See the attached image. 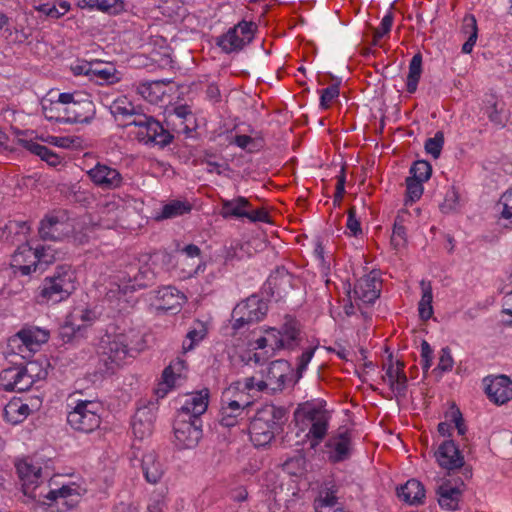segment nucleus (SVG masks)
I'll return each mask as SVG.
<instances>
[{
  "label": "nucleus",
  "mask_w": 512,
  "mask_h": 512,
  "mask_svg": "<svg viewBox=\"0 0 512 512\" xmlns=\"http://www.w3.org/2000/svg\"><path fill=\"white\" fill-rule=\"evenodd\" d=\"M25 148L34 155H37L41 158V160L47 162L50 166H57L61 163V158L59 155L54 153L48 147L41 145L34 141H26Z\"/></svg>",
  "instance_id": "nucleus-42"
},
{
  "label": "nucleus",
  "mask_w": 512,
  "mask_h": 512,
  "mask_svg": "<svg viewBox=\"0 0 512 512\" xmlns=\"http://www.w3.org/2000/svg\"><path fill=\"white\" fill-rule=\"evenodd\" d=\"M259 412L261 414H267L265 417H267V420H269L278 431L282 430L283 425L288 420L287 410L284 407L271 405Z\"/></svg>",
  "instance_id": "nucleus-45"
},
{
  "label": "nucleus",
  "mask_w": 512,
  "mask_h": 512,
  "mask_svg": "<svg viewBox=\"0 0 512 512\" xmlns=\"http://www.w3.org/2000/svg\"><path fill=\"white\" fill-rule=\"evenodd\" d=\"M339 85L332 84L325 89L321 90L320 107L328 109L331 107L332 102L339 96Z\"/></svg>",
  "instance_id": "nucleus-59"
},
{
  "label": "nucleus",
  "mask_w": 512,
  "mask_h": 512,
  "mask_svg": "<svg viewBox=\"0 0 512 512\" xmlns=\"http://www.w3.org/2000/svg\"><path fill=\"white\" fill-rule=\"evenodd\" d=\"M433 349L430 344L423 340L421 342V366L424 373H427L432 365Z\"/></svg>",
  "instance_id": "nucleus-64"
},
{
  "label": "nucleus",
  "mask_w": 512,
  "mask_h": 512,
  "mask_svg": "<svg viewBox=\"0 0 512 512\" xmlns=\"http://www.w3.org/2000/svg\"><path fill=\"white\" fill-rule=\"evenodd\" d=\"M266 337L268 340V345L272 351H280L285 350L283 339L281 338V334L279 329L276 328H268L266 331Z\"/></svg>",
  "instance_id": "nucleus-62"
},
{
  "label": "nucleus",
  "mask_w": 512,
  "mask_h": 512,
  "mask_svg": "<svg viewBox=\"0 0 512 512\" xmlns=\"http://www.w3.org/2000/svg\"><path fill=\"white\" fill-rule=\"evenodd\" d=\"M325 452L331 463L348 460L352 454V437L349 431L332 435L325 443Z\"/></svg>",
  "instance_id": "nucleus-14"
},
{
  "label": "nucleus",
  "mask_w": 512,
  "mask_h": 512,
  "mask_svg": "<svg viewBox=\"0 0 512 512\" xmlns=\"http://www.w3.org/2000/svg\"><path fill=\"white\" fill-rule=\"evenodd\" d=\"M109 109L118 125L122 127L135 125L138 121V116L142 115L126 97H119L114 100Z\"/></svg>",
  "instance_id": "nucleus-25"
},
{
  "label": "nucleus",
  "mask_w": 512,
  "mask_h": 512,
  "mask_svg": "<svg viewBox=\"0 0 512 512\" xmlns=\"http://www.w3.org/2000/svg\"><path fill=\"white\" fill-rule=\"evenodd\" d=\"M35 253L37 254V260L39 264L38 271L41 273L45 270L46 266L53 263L56 259H58L59 253L52 245H45L41 248H33Z\"/></svg>",
  "instance_id": "nucleus-46"
},
{
  "label": "nucleus",
  "mask_w": 512,
  "mask_h": 512,
  "mask_svg": "<svg viewBox=\"0 0 512 512\" xmlns=\"http://www.w3.org/2000/svg\"><path fill=\"white\" fill-rule=\"evenodd\" d=\"M446 418L448 419L449 422L454 424V427L457 429L458 435L466 439L465 435L467 432V427L465 425V421L461 411L455 406H453L450 409V411L446 414Z\"/></svg>",
  "instance_id": "nucleus-57"
},
{
  "label": "nucleus",
  "mask_w": 512,
  "mask_h": 512,
  "mask_svg": "<svg viewBox=\"0 0 512 512\" xmlns=\"http://www.w3.org/2000/svg\"><path fill=\"white\" fill-rule=\"evenodd\" d=\"M157 310L175 313L181 309L186 297L174 286H163L152 292Z\"/></svg>",
  "instance_id": "nucleus-15"
},
{
  "label": "nucleus",
  "mask_w": 512,
  "mask_h": 512,
  "mask_svg": "<svg viewBox=\"0 0 512 512\" xmlns=\"http://www.w3.org/2000/svg\"><path fill=\"white\" fill-rule=\"evenodd\" d=\"M65 104L60 102V95L56 101L43 103L42 112L45 118L49 121H56L66 123V115L64 114Z\"/></svg>",
  "instance_id": "nucleus-44"
},
{
  "label": "nucleus",
  "mask_w": 512,
  "mask_h": 512,
  "mask_svg": "<svg viewBox=\"0 0 512 512\" xmlns=\"http://www.w3.org/2000/svg\"><path fill=\"white\" fill-rule=\"evenodd\" d=\"M347 229L350 231V235L357 237L362 234L360 220L356 217V208L350 207L347 212Z\"/></svg>",
  "instance_id": "nucleus-61"
},
{
  "label": "nucleus",
  "mask_w": 512,
  "mask_h": 512,
  "mask_svg": "<svg viewBox=\"0 0 512 512\" xmlns=\"http://www.w3.org/2000/svg\"><path fill=\"white\" fill-rule=\"evenodd\" d=\"M403 223V216L401 214H398L394 227L393 232L391 236V244L395 248H399L405 245L406 243V228L404 227Z\"/></svg>",
  "instance_id": "nucleus-51"
},
{
  "label": "nucleus",
  "mask_w": 512,
  "mask_h": 512,
  "mask_svg": "<svg viewBox=\"0 0 512 512\" xmlns=\"http://www.w3.org/2000/svg\"><path fill=\"white\" fill-rule=\"evenodd\" d=\"M16 470L22 481L24 494L29 493V489H35L41 479V467L35 465L30 458H25L16 463Z\"/></svg>",
  "instance_id": "nucleus-27"
},
{
  "label": "nucleus",
  "mask_w": 512,
  "mask_h": 512,
  "mask_svg": "<svg viewBox=\"0 0 512 512\" xmlns=\"http://www.w3.org/2000/svg\"><path fill=\"white\" fill-rule=\"evenodd\" d=\"M422 74V55L416 53L409 64V72L407 75L406 90L413 94L416 92L418 83Z\"/></svg>",
  "instance_id": "nucleus-40"
},
{
  "label": "nucleus",
  "mask_w": 512,
  "mask_h": 512,
  "mask_svg": "<svg viewBox=\"0 0 512 512\" xmlns=\"http://www.w3.org/2000/svg\"><path fill=\"white\" fill-rule=\"evenodd\" d=\"M30 413L29 405L20 398H13L4 407V417L12 424L23 422Z\"/></svg>",
  "instance_id": "nucleus-35"
},
{
  "label": "nucleus",
  "mask_w": 512,
  "mask_h": 512,
  "mask_svg": "<svg viewBox=\"0 0 512 512\" xmlns=\"http://www.w3.org/2000/svg\"><path fill=\"white\" fill-rule=\"evenodd\" d=\"M268 312V304L257 295L238 303L232 311V329L239 330L245 325L262 321Z\"/></svg>",
  "instance_id": "nucleus-5"
},
{
  "label": "nucleus",
  "mask_w": 512,
  "mask_h": 512,
  "mask_svg": "<svg viewBox=\"0 0 512 512\" xmlns=\"http://www.w3.org/2000/svg\"><path fill=\"white\" fill-rule=\"evenodd\" d=\"M60 102L65 104L66 123H90L96 115L94 102L88 96L61 93Z\"/></svg>",
  "instance_id": "nucleus-6"
},
{
  "label": "nucleus",
  "mask_w": 512,
  "mask_h": 512,
  "mask_svg": "<svg viewBox=\"0 0 512 512\" xmlns=\"http://www.w3.org/2000/svg\"><path fill=\"white\" fill-rule=\"evenodd\" d=\"M39 303H59L76 290V273L71 265L61 264L47 275L38 288Z\"/></svg>",
  "instance_id": "nucleus-4"
},
{
  "label": "nucleus",
  "mask_w": 512,
  "mask_h": 512,
  "mask_svg": "<svg viewBox=\"0 0 512 512\" xmlns=\"http://www.w3.org/2000/svg\"><path fill=\"white\" fill-rule=\"evenodd\" d=\"M29 230V226L26 222L19 221H9L2 231V238L7 242H14V238L10 236L14 234L15 236H24Z\"/></svg>",
  "instance_id": "nucleus-49"
},
{
  "label": "nucleus",
  "mask_w": 512,
  "mask_h": 512,
  "mask_svg": "<svg viewBox=\"0 0 512 512\" xmlns=\"http://www.w3.org/2000/svg\"><path fill=\"white\" fill-rule=\"evenodd\" d=\"M221 215L223 218H247L253 223L270 221L269 214L264 208L252 209L250 201L243 196L222 200Z\"/></svg>",
  "instance_id": "nucleus-9"
},
{
  "label": "nucleus",
  "mask_w": 512,
  "mask_h": 512,
  "mask_svg": "<svg viewBox=\"0 0 512 512\" xmlns=\"http://www.w3.org/2000/svg\"><path fill=\"white\" fill-rule=\"evenodd\" d=\"M87 175L90 181L102 190H115L123 183V177L117 169L100 162L88 170Z\"/></svg>",
  "instance_id": "nucleus-13"
},
{
  "label": "nucleus",
  "mask_w": 512,
  "mask_h": 512,
  "mask_svg": "<svg viewBox=\"0 0 512 512\" xmlns=\"http://www.w3.org/2000/svg\"><path fill=\"white\" fill-rule=\"evenodd\" d=\"M173 429L176 444L182 449L196 447L202 438V421L198 417L191 419L186 414H178Z\"/></svg>",
  "instance_id": "nucleus-10"
},
{
  "label": "nucleus",
  "mask_w": 512,
  "mask_h": 512,
  "mask_svg": "<svg viewBox=\"0 0 512 512\" xmlns=\"http://www.w3.org/2000/svg\"><path fill=\"white\" fill-rule=\"evenodd\" d=\"M134 126L138 127L137 139L145 144L165 147L174 139V136L159 121L143 113L138 116Z\"/></svg>",
  "instance_id": "nucleus-8"
},
{
  "label": "nucleus",
  "mask_w": 512,
  "mask_h": 512,
  "mask_svg": "<svg viewBox=\"0 0 512 512\" xmlns=\"http://www.w3.org/2000/svg\"><path fill=\"white\" fill-rule=\"evenodd\" d=\"M216 155L212 152L206 151L201 159V163L206 165L208 173H216L221 175L223 171L229 170V165L225 161H216Z\"/></svg>",
  "instance_id": "nucleus-50"
},
{
  "label": "nucleus",
  "mask_w": 512,
  "mask_h": 512,
  "mask_svg": "<svg viewBox=\"0 0 512 512\" xmlns=\"http://www.w3.org/2000/svg\"><path fill=\"white\" fill-rule=\"evenodd\" d=\"M90 80L98 85H113L121 80V73L111 64L92 63Z\"/></svg>",
  "instance_id": "nucleus-32"
},
{
  "label": "nucleus",
  "mask_w": 512,
  "mask_h": 512,
  "mask_svg": "<svg viewBox=\"0 0 512 512\" xmlns=\"http://www.w3.org/2000/svg\"><path fill=\"white\" fill-rule=\"evenodd\" d=\"M257 29L253 22L241 21L216 38V45L227 54L241 51L252 42Z\"/></svg>",
  "instance_id": "nucleus-7"
},
{
  "label": "nucleus",
  "mask_w": 512,
  "mask_h": 512,
  "mask_svg": "<svg viewBox=\"0 0 512 512\" xmlns=\"http://www.w3.org/2000/svg\"><path fill=\"white\" fill-rule=\"evenodd\" d=\"M464 483H452L451 480L443 481L436 489L438 503L441 508L455 511L459 508V502L462 498Z\"/></svg>",
  "instance_id": "nucleus-23"
},
{
  "label": "nucleus",
  "mask_w": 512,
  "mask_h": 512,
  "mask_svg": "<svg viewBox=\"0 0 512 512\" xmlns=\"http://www.w3.org/2000/svg\"><path fill=\"white\" fill-rule=\"evenodd\" d=\"M192 205L188 201L171 200L162 207L157 219H172L190 213Z\"/></svg>",
  "instance_id": "nucleus-39"
},
{
  "label": "nucleus",
  "mask_w": 512,
  "mask_h": 512,
  "mask_svg": "<svg viewBox=\"0 0 512 512\" xmlns=\"http://www.w3.org/2000/svg\"><path fill=\"white\" fill-rule=\"evenodd\" d=\"M281 338L283 339L285 350H294L301 345L302 330L301 324L295 318L285 317V321L279 329Z\"/></svg>",
  "instance_id": "nucleus-28"
},
{
  "label": "nucleus",
  "mask_w": 512,
  "mask_h": 512,
  "mask_svg": "<svg viewBox=\"0 0 512 512\" xmlns=\"http://www.w3.org/2000/svg\"><path fill=\"white\" fill-rule=\"evenodd\" d=\"M156 282V273L148 264H130L112 277L106 292L110 301L120 299L128 293L144 289Z\"/></svg>",
  "instance_id": "nucleus-2"
},
{
  "label": "nucleus",
  "mask_w": 512,
  "mask_h": 512,
  "mask_svg": "<svg viewBox=\"0 0 512 512\" xmlns=\"http://www.w3.org/2000/svg\"><path fill=\"white\" fill-rule=\"evenodd\" d=\"M25 148L34 155H37L41 158V160L47 162L50 166H57L61 163V158L59 155L54 153L48 147L41 145L34 141H26Z\"/></svg>",
  "instance_id": "nucleus-41"
},
{
  "label": "nucleus",
  "mask_w": 512,
  "mask_h": 512,
  "mask_svg": "<svg viewBox=\"0 0 512 512\" xmlns=\"http://www.w3.org/2000/svg\"><path fill=\"white\" fill-rule=\"evenodd\" d=\"M185 361L176 359L162 373V381L158 384L156 394L163 398L168 391L176 385L177 379L181 377V373L185 370Z\"/></svg>",
  "instance_id": "nucleus-29"
},
{
  "label": "nucleus",
  "mask_w": 512,
  "mask_h": 512,
  "mask_svg": "<svg viewBox=\"0 0 512 512\" xmlns=\"http://www.w3.org/2000/svg\"><path fill=\"white\" fill-rule=\"evenodd\" d=\"M67 423L76 432L91 433L100 427L102 409L98 401L82 398L75 392L67 398Z\"/></svg>",
  "instance_id": "nucleus-3"
},
{
  "label": "nucleus",
  "mask_w": 512,
  "mask_h": 512,
  "mask_svg": "<svg viewBox=\"0 0 512 512\" xmlns=\"http://www.w3.org/2000/svg\"><path fill=\"white\" fill-rule=\"evenodd\" d=\"M444 145V134L442 131H437L432 138H428L425 142V150L428 154L432 155L434 159L439 158Z\"/></svg>",
  "instance_id": "nucleus-53"
},
{
  "label": "nucleus",
  "mask_w": 512,
  "mask_h": 512,
  "mask_svg": "<svg viewBox=\"0 0 512 512\" xmlns=\"http://www.w3.org/2000/svg\"><path fill=\"white\" fill-rule=\"evenodd\" d=\"M266 415L258 411L249 425L250 439L257 447L269 444L275 434L280 432L267 420Z\"/></svg>",
  "instance_id": "nucleus-16"
},
{
  "label": "nucleus",
  "mask_w": 512,
  "mask_h": 512,
  "mask_svg": "<svg viewBox=\"0 0 512 512\" xmlns=\"http://www.w3.org/2000/svg\"><path fill=\"white\" fill-rule=\"evenodd\" d=\"M454 365V360L451 355V350L449 347H443L439 354V361L437 365V369L441 372L451 371Z\"/></svg>",
  "instance_id": "nucleus-63"
},
{
  "label": "nucleus",
  "mask_w": 512,
  "mask_h": 512,
  "mask_svg": "<svg viewBox=\"0 0 512 512\" xmlns=\"http://www.w3.org/2000/svg\"><path fill=\"white\" fill-rule=\"evenodd\" d=\"M485 392L488 398L495 404L502 405L512 399V381L505 375L494 378H486Z\"/></svg>",
  "instance_id": "nucleus-20"
},
{
  "label": "nucleus",
  "mask_w": 512,
  "mask_h": 512,
  "mask_svg": "<svg viewBox=\"0 0 512 512\" xmlns=\"http://www.w3.org/2000/svg\"><path fill=\"white\" fill-rule=\"evenodd\" d=\"M461 33L467 37L462 45V52L469 54L472 52L478 37L477 21L474 15L468 14L463 18Z\"/></svg>",
  "instance_id": "nucleus-36"
},
{
  "label": "nucleus",
  "mask_w": 512,
  "mask_h": 512,
  "mask_svg": "<svg viewBox=\"0 0 512 512\" xmlns=\"http://www.w3.org/2000/svg\"><path fill=\"white\" fill-rule=\"evenodd\" d=\"M87 324H76L72 321H67L59 329V337L64 343H71L77 341L84 336V332L87 329Z\"/></svg>",
  "instance_id": "nucleus-43"
},
{
  "label": "nucleus",
  "mask_w": 512,
  "mask_h": 512,
  "mask_svg": "<svg viewBox=\"0 0 512 512\" xmlns=\"http://www.w3.org/2000/svg\"><path fill=\"white\" fill-rule=\"evenodd\" d=\"M422 296L418 304L419 317L426 321L429 320L433 315V294L432 285L430 281L422 280L420 282Z\"/></svg>",
  "instance_id": "nucleus-38"
},
{
  "label": "nucleus",
  "mask_w": 512,
  "mask_h": 512,
  "mask_svg": "<svg viewBox=\"0 0 512 512\" xmlns=\"http://www.w3.org/2000/svg\"><path fill=\"white\" fill-rule=\"evenodd\" d=\"M71 225L64 211L46 215L39 227V235L43 240H61L71 233Z\"/></svg>",
  "instance_id": "nucleus-12"
},
{
  "label": "nucleus",
  "mask_w": 512,
  "mask_h": 512,
  "mask_svg": "<svg viewBox=\"0 0 512 512\" xmlns=\"http://www.w3.org/2000/svg\"><path fill=\"white\" fill-rule=\"evenodd\" d=\"M156 419L155 407H139L132 418V431L136 438L144 439L152 435Z\"/></svg>",
  "instance_id": "nucleus-21"
},
{
  "label": "nucleus",
  "mask_w": 512,
  "mask_h": 512,
  "mask_svg": "<svg viewBox=\"0 0 512 512\" xmlns=\"http://www.w3.org/2000/svg\"><path fill=\"white\" fill-rule=\"evenodd\" d=\"M459 204V194L455 187H450L444 197V201L440 204V209L443 213H450L454 211Z\"/></svg>",
  "instance_id": "nucleus-58"
},
{
  "label": "nucleus",
  "mask_w": 512,
  "mask_h": 512,
  "mask_svg": "<svg viewBox=\"0 0 512 512\" xmlns=\"http://www.w3.org/2000/svg\"><path fill=\"white\" fill-rule=\"evenodd\" d=\"M301 377H298V373L291 369L289 366V370L283 372V377L280 378L279 382H277L276 386H273V390H283L287 387H293Z\"/></svg>",
  "instance_id": "nucleus-60"
},
{
  "label": "nucleus",
  "mask_w": 512,
  "mask_h": 512,
  "mask_svg": "<svg viewBox=\"0 0 512 512\" xmlns=\"http://www.w3.org/2000/svg\"><path fill=\"white\" fill-rule=\"evenodd\" d=\"M381 283L373 276L366 275L357 280L351 292L358 308L359 302L372 304L380 295Z\"/></svg>",
  "instance_id": "nucleus-22"
},
{
  "label": "nucleus",
  "mask_w": 512,
  "mask_h": 512,
  "mask_svg": "<svg viewBox=\"0 0 512 512\" xmlns=\"http://www.w3.org/2000/svg\"><path fill=\"white\" fill-rule=\"evenodd\" d=\"M49 339V333L46 330L38 327H28L21 329L12 339L9 345L14 349V344L17 342L24 343L25 349L29 347L30 350H38L41 344L46 343Z\"/></svg>",
  "instance_id": "nucleus-26"
},
{
  "label": "nucleus",
  "mask_w": 512,
  "mask_h": 512,
  "mask_svg": "<svg viewBox=\"0 0 512 512\" xmlns=\"http://www.w3.org/2000/svg\"><path fill=\"white\" fill-rule=\"evenodd\" d=\"M34 376L26 366H15L0 372V388L5 391L24 392L34 384Z\"/></svg>",
  "instance_id": "nucleus-11"
},
{
  "label": "nucleus",
  "mask_w": 512,
  "mask_h": 512,
  "mask_svg": "<svg viewBox=\"0 0 512 512\" xmlns=\"http://www.w3.org/2000/svg\"><path fill=\"white\" fill-rule=\"evenodd\" d=\"M393 25V14H386L380 23V26L373 32L372 45L377 46L380 39L385 35L389 34Z\"/></svg>",
  "instance_id": "nucleus-56"
},
{
  "label": "nucleus",
  "mask_w": 512,
  "mask_h": 512,
  "mask_svg": "<svg viewBox=\"0 0 512 512\" xmlns=\"http://www.w3.org/2000/svg\"><path fill=\"white\" fill-rule=\"evenodd\" d=\"M398 497L410 505H419L425 498V489L421 482L416 479L408 480L397 489Z\"/></svg>",
  "instance_id": "nucleus-31"
},
{
  "label": "nucleus",
  "mask_w": 512,
  "mask_h": 512,
  "mask_svg": "<svg viewBox=\"0 0 512 512\" xmlns=\"http://www.w3.org/2000/svg\"><path fill=\"white\" fill-rule=\"evenodd\" d=\"M35 9L46 17L58 19L69 11L70 4L66 1H62L57 7L55 4L44 3L36 6Z\"/></svg>",
  "instance_id": "nucleus-47"
},
{
  "label": "nucleus",
  "mask_w": 512,
  "mask_h": 512,
  "mask_svg": "<svg viewBox=\"0 0 512 512\" xmlns=\"http://www.w3.org/2000/svg\"><path fill=\"white\" fill-rule=\"evenodd\" d=\"M135 333L133 331L121 333H106L101 337L98 347L100 370L104 374H114L124 363L128 356H132Z\"/></svg>",
  "instance_id": "nucleus-1"
},
{
  "label": "nucleus",
  "mask_w": 512,
  "mask_h": 512,
  "mask_svg": "<svg viewBox=\"0 0 512 512\" xmlns=\"http://www.w3.org/2000/svg\"><path fill=\"white\" fill-rule=\"evenodd\" d=\"M383 368L386 369L383 379L387 378L390 386L393 384V380L400 376V373H404L405 364L403 361L397 360L394 365L393 357L392 355H389L388 362L383 364Z\"/></svg>",
  "instance_id": "nucleus-54"
},
{
  "label": "nucleus",
  "mask_w": 512,
  "mask_h": 512,
  "mask_svg": "<svg viewBox=\"0 0 512 512\" xmlns=\"http://www.w3.org/2000/svg\"><path fill=\"white\" fill-rule=\"evenodd\" d=\"M80 493L75 485H64L59 489L48 491L45 498L50 501V506L55 504L59 512H66L77 506Z\"/></svg>",
  "instance_id": "nucleus-18"
},
{
  "label": "nucleus",
  "mask_w": 512,
  "mask_h": 512,
  "mask_svg": "<svg viewBox=\"0 0 512 512\" xmlns=\"http://www.w3.org/2000/svg\"><path fill=\"white\" fill-rule=\"evenodd\" d=\"M406 194L407 200L406 205L409 202L413 203L419 200L423 194V181L415 178L408 177L406 179Z\"/></svg>",
  "instance_id": "nucleus-55"
},
{
  "label": "nucleus",
  "mask_w": 512,
  "mask_h": 512,
  "mask_svg": "<svg viewBox=\"0 0 512 512\" xmlns=\"http://www.w3.org/2000/svg\"><path fill=\"white\" fill-rule=\"evenodd\" d=\"M208 391H199L192 393L185 400L178 414H186V417L195 419L206 412L208 408Z\"/></svg>",
  "instance_id": "nucleus-30"
},
{
  "label": "nucleus",
  "mask_w": 512,
  "mask_h": 512,
  "mask_svg": "<svg viewBox=\"0 0 512 512\" xmlns=\"http://www.w3.org/2000/svg\"><path fill=\"white\" fill-rule=\"evenodd\" d=\"M289 370V363L285 360H277L270 364L267 372V381H259L257 382V390L263 391L268 386L277 385L280 378L283 377V372Z\"/></svg>",
  "instance_id": "nucleus-37"
},
{
  "label": "nucleus",
  "mask_w": 512,
  "mask_h": 512,
  "mask_svg": "<svg viewBox=\"0 0 512 512\" xmlns=\"http://www.w3.org/2000/svg\"><path fill=\"white\" fill-rule=\"evenodd\" d=\"M11 267L14 273L24 276L37 272L39 269L37 254L28 244L20 245L12 255Z\"/></svg>",
  "instance_id": "nucleus-19"
},
{
  "label": "nucleus",
  "mask_w": 512,
  "mask_h": 512,
  "mask_svg": "<svg viewBox=\"0 0 512 512\" xmlns=\"http://www.w3.org/2000/svg\"><path fill=\"white\" fill-rule=\"evenodd\" d=\"M329 419V415L324 418H317L316 422L312 423L306 430L307 432L304 434L303 442L307 441L311 449H316L326 437L329 428Z\"/></svg>",
  "instance_id": "nucleus-34"
},
{
  "label": "nucleus",
  "mask_w": 512,
  "mask_h": 512,
  "mask_svg": "<svg viewBox=\"0 0 512 512\" xmlns=\"http://www.w3.org/2000/svg\"><path fill=\"white\" fill-rule=\"evenodd\" d=\"M142 470L147 482L156 484L164 474L163 464L155 452L146 453L142 458Z\"/></svg>",
  "instance_id": "nucleus-33"
},
{
  "label": "nucleus",
  "mask_w": 512,
  "mask_h": 512,
  "mask_svg": "<svg viewBox=\"0 0 512 512\" xmlns=\"http://www.w3.org/2000/svg\"><path fill=\"white\" fill-rule=\"evenodd\" d=\"M328 411L321 405L311 402H305L298 405L294 411V422L299 432H306V430L316 422L317 418H324L328 416Z\"/></svg>",
  "instance_id": "nucleus-17"
},
{
  "label": "nucleus",
  "mask_w": 512,
  "mask_h": 512,
  "mask_svg": "<svg viewBox=\"0 0 512 512\" xmlns=\"http://www.w3.org/2000/svg\"><path fill=\"white\" fill-rule=\"evenodd\" d=\"M435 457L438 464L447 470L461 468L464 464V457L453 440L444 441L435 452Z\"/></svg>",
  "instance_id": "nucleus-24"
},
{
  "label": "nucleus",
  "mask_w": 512,
  "mask_h": 512,
  "mask_svg": "<svg viewBox=\"0 0 512 512\" xmlns=\"http://www.w3.org/2000/svg\"><path fill=\"white\" fill-rule=\"evenodd\" d=\"M410 173L411 178L425 182L431 177L432 166L428 161L418 160L410 168Z\"/></svg>",
  "instance_id": "nucleus-52"
},
{
  "label": "nucleus",
  "mask_w": 512,
  "mask_h": 512,
  "mask_svg": "<svg viewBox=\"0 0 512 512\" xmlns=\"http://www.w3.org/2000/svg\"><path fill=\"white\" fill-rule=\"evenodd\" d=\"M499 204L502 206L499 220L505 221V228H512V189L507 190L500 198Z\"/></svg>",
  "instance_id": "nucleus-48"
}]
</instances>
